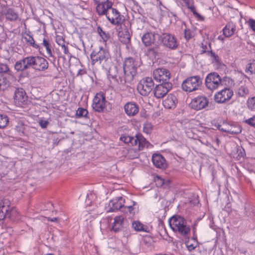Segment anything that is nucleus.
<instances>
[{
  "label": "nucleus",
  "instance_id": "nucleus-1",
  "mask_svg": "<svg viewBox=\"0 0 255 255\" xmlns=\"http://www.w3.org/2000/svg\"><path fill=\"white\" fill-rule=\"evenodd\" d=\"M171 229L175 232L186 237L190 235V228L187 226L186 221L180 216H174L169 220Z\"/></svg>",
  "mask_w": 255,
  "mask_h": 255
},
{
  "label": "nucleus",
  "instance_id": "nucleus-2",
  "mask_svg": "<svg viewBox=\"0 0 255 255\" xmlns=\"http://www.w3.org/2000/svg\"><path fill=\"white\" fill-rule=\"evenodd\" d=\"M137 63L133 58H127L124 62V71L125 82L130 83L136 74Z\"/></svg>",
  "mask_w": 255,
  "mask_h": 255
},
{
  "label": "nucleus",
  "instance_id": "nucleus-3",
  "mask_svg": "<svg viewBox=\"0 0 255 255\" xmlns=\"http://www.w3.org/2000/svg\"><path fill=\"white\" fill-rule=\"evenodd\" d=\"M98 13L101 15H105L108 20L112 24L118 26L121 23H124V17L123 15L117 9L113 8L112 6H110L108 8H105V11L103 13Z\"/></svg>",
  "mask_w": 255,
  "mask_h": 255
},
{
  "label": "nucleus",
  "instance_id": "nucleus-4",
  "mask_svg": "<svg viewBox=\"0 0 255 255\" xmlns=\"http://www.w3.org/2000/svg\"><path fill=\"white\" fill-rule=\"evenodd\" d=\"M92 64L98 63L104 65L110 59V55L109 51L103 47L93 51L90 55Z\"/></svg>",
  "mask_w": 255,
  "mask_h": 255
},
{
  "label": "nucleus",
  "instance_id": "nucleus-5",
  "mask_svg": "<svg viewBox=\"0 0 255 255\" xmlns=\"http://www.w3.org/2000/svg\"><path fill=\"white\" fill-rule=\"evenodd\" d=\"M202 84V79L199 76H191L183 81L182 84L183 90L192 92L197 90Z\"/></svg>",
  "mask_w": 255,
  "mask_h": 255
},
{
  "label": "nucleus",
  "instance_id": "nucleus-6",
  "mask_svg": "<svg viewBox=\"0 0 255 255\" xmlns=\"http://www.w3.org/2000/svg\"><path fill=\"white\" fill-rule=\"evenodd\" d=\"M122 208L123 212H126L127 210H128L130 214H134L135 213L133 211L134 209L133 206L124 207V199L122 197H117L110 201L109 208H107V212H114Z\"/></svg>",
  "mask_w": 255,
  "mask_h": 255
},
{
  "label": "nucleus",
  "instance_id": "nucleus-7",
  "mask_svg": "<svg viewBox=\"0 0 255 255\" xmlns=\"http://www.w3.org/2000/svg\"><path fill=\"white\" fill-rule=\"evenodd\" d=\"M160 40L159 42L162 43L165 47L171 49L175 50L179 46V42L177 38L173 35L169 33H164L159 35Z\"/></svg>",
  "mask_w": 255,
  "mask_h": 255
},
{
  "label": "nucleus",
  "instance_id": "nucleus-8",
  "mask_svg": "<svg viewBox=\"0 0 255 255\" xmlns=\"http://www.w3.org/2000/svg\"><path fill=\"white\" fill-rule=\"evenodd\" d=\"M30 68L39 71H44L48 67L47 60L41 56H29Z\"/></svg>",
  "mask_w": 255,
  "mask_h": 255
},
{
  "label": "nucleus",
  "instance_id": "nucleus-9",
  "mask_svg": "<svg viewBox=\"0 0 255 255\" xmlns=\"http://www.w3.org/2000/svg\"><path fill=\"white\" fill-rule=\"evenodd\" d=\"M205 85L206 87L211 91L218 89L222 85L220 76L215 72L209 73L206 78Z\"/></svg>",
  "mask_w": 255,
  "mask_h": 255
},
{
  "label": "nucleus",
  "instance_id": "nucleus-10",
  "mask_svg": "<svg viewBox=\"0 0 255 255\" xmlns=\"http://www.w3.org/2000/svg\"><path fill=\"white\" fill-rule=\"evenodd\" d=\"M154 83L151 77H146L140 81L137 89L140 95L147 96L152 90Z\"/></svg>",
  "mask_w": 255,
  "mask_h": 255
},
{
  "label": "nucleus",
  "instance_id": "nucleus-11",
  "mask_svg": "<svg viewBox=\"0 0 255 255\" xmlns=\"http://www.w3.org/2000/svg\"><path fill=\"white\" fill-rule=\"evenodd\" d=\"M129 25L128 21H124L118 26V37L120 40L124 44H128L130 41V34L128 28Z\"/></svg>",
  "mask_w": 255,
  "mask_h": 255
},
{
  "label": "nucleus",
  "instance_id": "nucleus-12",
  "mask_svg": "<svg viewBox=\"0 0 255 255\" xmlns=\"http://www.w3.org/2000/svg\"><path fill=\"white\" fill-rule=\"evenodd\" d=\"M170 73L165 68H157L155 69L152 73V77L157 82L161 84L169 83L170 79Z\"/></svg>",
  "mask_w": 255,
  "mask_h": 255
},
{
  "label": "nucleus",
  "instance_id": "nucleus-13",
  "mask_svg": "<svg viewBox=\"0 0 255 255\" xmlns=\"http://www.w3.org/2000/svg\"><path fill=\"white\" fill-rule=\"evenodd\" d=\"M106 103L105 94L103 92H101L97 93L94 97L92 107L95 111L101 112L106 108Z\"/></svg>",
  "mask_w": 255,
  "mask_h": 255
},
{
  "label": "nucleus",
  "instance_id": "nucleus-14",
  "mask_svg": "<svg viewBox=\"0 0 255 255\" xmlns=\"http://www.w3.org/2000/svg\"><path fill=\"white\" fill-rule=\"evenodd\" d=\"M209 104V100L205 96H198L193 99L189 104L190 107L195 110L199 111L206 108Z\"/></svg>",
  "mask_w": 255,
  "mask_h": 255
},
{
  "label": "nucleus",
  "instance_id": "nucleus-15",
  "mask_svg": "<svg viewBox=\"0 0 255 255\" xmlns=\"http://www.w3.org/2000/svg\"><path fill=\"white\" fill-rule=\"evenodd\" d=\"M233 95V91L229 88H225L217 93L214 99L218 103H224L230 100Z\"/></svg>",
  "mask_w": 255,
  "mask_h": 255
},
{
  "label": "nucleus",
  "instance_id": "nucleus-16",
  "mask_svg": "<svg viewBox=\"0 0 255 255\" xmlns=\"http://www.w3.org/2000/svg\"><path fill=\"white\" fill-rule=\"evenodd\" d=\"M172 88L171 83L160 84L157 85L154 89V95L157 98L163 97Z\"/></svg>",
  "mask_w": 255,
  "mask_h": 255
},
{
  "label": "nucleus",
  "instance_id": "nucleus-17",
  "mask_svg": "<svg viewBox=\"0 0 255 255\" xmlns=\"http://www.w3.org/2000/svg\"><path fill=\"white\" fill-rule=\"evenodd\" d=\"M157 42L160 40L159 34L155 32H147L143 34L141 37L142 42L145 46H150L156 40Z\"/></svg>",
  "mask_w": 255,
  "mask_h": 255
},
{
  "label": "nucleus",
  "instance_id": "nucleus-18",
  "mask_svg": "<svg viewBox=\"0 0 255 255\" xmlns=\"http://www.w3.org/2000/svg\"><path fill=\"white\" fill-rule=\"evenodd\" d=\"M14 100L15 103L22 106L27 101V96L25 91L22 88H17L14 92Z\"/></svg>",
  "mask_w": 255,
  "mask_h": 255
},
{
  "label": "nucleus",
  "instance_id": "nucleus-19",
  "mask_svg": "<svg viewBox=\"0 0 255 255\" xmlns=\"http://www.w3.org/2000/svg\"><path fill=\"white\" fill-rule=\"evenodd\" d=\"M10 205L9 201L6 199H0V221L4 219L6 216L10 217L8 210Z\"/></svg>",
  "mask_w": 255,
  "mask_h": 255
},
{
  "label": "nucleus",
  "instance_id": "nucleus-20",
  "mask_svg": "<svg viewBox=\"0 0 255 255\" xmlns=\"http://www.w3.org/2000/svg\"><path fill=\"white\" fill-rule=\"evenodd\" d=\"M14 69L16 71H24L30 68L29 56L18 60L14 64Z\"/></svg>",
  "mask_w": 255,
  "mask_h": 255
},
{
  "label": "nucleus",
  "instance_id": "nucleus-21",
  "mask_svg": "<svg viewBox=\"0 0 255 255\" xmlns=\"http://www.w3.org/2000/svg\"><path fill=\"white\" fill-rule=\"evenodd\" d=\"M97 4L96 10L98 13H103L105 11V8L113 6V0H93Z\"/></svg>",
  "mask_w": 255,
  "mask_h": 255
},
{
  "label": "nucleus",
  "instance_id": "nucleus-22",
  "mask_svg": "<svg viewBox=\"0 0 255 255\" xmlns=\"http://www.w3.org/2000/svg\"><path fill=\"white\" fill-rule=\"evenodd\" d=\"M153 165L157 168L164 169L166 167L167 164L164 157L159 154H154L152 157Z\"/></svg>",
  "mask_w": 255,
  "mask_h": 255
},
{
  "label": "nucleus",
  "instance_id": "nucleus-23",
  "mask_svg": "<svg viewBox=\"0 0 255 255\" xmlns=\"http://www.w3.org/2000/svg\"><path fill=\"white\" fill-rule=\"evenodd\" d=\"M177 103V99L175 96L173 94H169L163 101L164 107L168 109H173L176 107Z\"/></svg>",
  "mask_w": 255,
  "mask_h": 255
},
{
  "label": "nucleus",
  "instance_id": "nucleus-24",
  "mask_svg": "<svg viewBox=\"0 0 255 255\" xmlns=\"http://www.w3.org/2000/svg\"><path fill=\"white\" fill-rule=\"evenodd\" d=\"M124 109L126 114L129 116H133L137 114L139 109L138 106L134 103L129 102L127 103Z\"/></svg>",
  "mask_w": 255,
  "mask_h": 255
},
{
  "label": "nucleus",
  "instance_id": "nucleus-25",
  "mask_svg": "<svg viewBox=\"0 0 255 255\" xmlns=\"http://www.w3.org/2000/svg\"><path fill=\"white\" fill-rule=\"evenodd\" d=\"M124 218L123 216H117L114 218L112 230L117 233L121 231L123 228Z\"/></svg>",
  "mask_w": 255,
  "mask_h": 255
},
{
  "label": "nucleus",
  "instance_id": "nucleus-26",
  "mask_svg": "<svg viewBox=\"0 0 255 255\" xmlns=\"http://www.w3.org/2000/svg\"><path fill=\"white\" fill-rule=\"evenodd\" d=\"M236 30V25L232 22H229L223 29L224 35L227 37L233 35Z\"/></svg>",
  "mask_w": 255,
  "mask_h": 255
},
{
  "label": "nucleus",
  "instance_id": "nucleus-27",
  "mask_svg": "<svg viewBox=\"0 0 255 255\" xmlns=\"http://www.w3.org/2000/svg\"><path fill=\"white\" fill-rule=\"evenodd\" d=\"M132 228L137 232H149L148 227L142 224L139 221H134L132 223Z\"/></svg>",
  "mask_w": 255,
  "mask_h": 255
},
{
  "label": "nucleus",
  "instance_id": "nucleus-28",
  "mask_svg": "<svg viewBox=\"0 0 255 255\" xmlns=\"http://www.w3.org/2000/svg\"><path fill=\"white\" fill-rule=\"evenodd\" d=\"M228 129V133L231 134H238L240 133L242 129L240 126L235 123L229 124V128Z\"/></svg>",
  "mask_w": 255,
  "mask_h": 255
},
{
  "label": "nucleus",
  "instance_id": "nucleus-29",
  "mask_svg": "<svg viewBox=\"0 0 255 255\" xmlns=\"http://www.w3.org/2000/svg\"><path fill=\"white\" fill-rule=\"evenodd\" d=\"M180 1L181 2H182V3H184V5L191 10V11L193 12L194 15H196V16H199V14L196 11V9L194 5V1L193 0H180Z\"/></svg>",
  "mask_w": 255,
  "mask_h": 255
},
{
  "label": "nucleus",
  "instance_id": "nucleus-30",
  "mask_svg": "<svg viewBox=\"0 0 255 255\" xmlns=\"http://www.w3.org/2000/svg\"><path fill=\"white\" fill-rule=\"evenodd\" d=\"M138 150H140L143 149L144 147H148L149 143L146 140V139L141 135H138Z\"/></svg>",
  "mask_w": 255,
  "mask_h": 255
},
{
  "label": "nucleus",
  "instance_id": "nucleus-31",
  "mask_svg": "<svg viewBox=\"0 0 255 255\" xmlns=\"http://www.w3.org/2000/svg\"><path fill=\"white\" fill-rule=\"evenodd\" d=\"M5 15L6 18L10 21H14L18 18L17 13L11 8H9L7 10Z\"/></svg>",
  "mask_w": 255,
  "mask_h": 255
},
{
  "label": "nucleus",
  "instance_id": "nucleus-32",
  "mask_svg": "<svg viewBox=\"0 0 255 255\" xmlns=\"http://www.w3.org/2000/svg\"><path fill=\"white\" fill-rule=\"evenodd\" d=\"M22 38L24 39L27 43H28L33 47L37 48L38 46L35 43V41L31 35L28 33H24L22 34Z\"/></svg>",
  "mask_w": 255,
  "mask_h": 255
},
{
  "label": "nucleus",
  "instance_id": "nucleus-33",
  "mask_svg": "<svg viewBox=\"0 0 255 255\" xmlns=\"http://www.w3.org/2000/svg\"><path fill=\"white\" fill-rule=\"evenodd\" d=\"M155 181L156 182V184L158 186L163 187L164 188L167 187L170 183V181L169 180H165L159 176H157L156 177Z\"/></svg>",
  "mask_w": 255,
  "mask_h": 255
},
{
  "label": "nucleus",
  "instance_id": "nucleus-34",
  "mask_svg": "<svg viewBox=\"0 0 255 255\" xmlns=\"http://www.w3.org/2000/svg\"><path fill=\"white\" fill-rule=\"evenodd\" d=\"M42 45L46 50V52L48 55V56L51 57H52L53 55L51 49V44L49 40L44 38L43 40Z\"/></svg>",
  "mask_w": 255,
  "mask_h": 255
},
{
  "label": "nucleus",
  "instance_id": "nucleus-35",
  "mask_svg": "<svg viewBox=\"0 0 255 255\" xmlns=\"http://www.w3.org/2000/svg\"><path fill=\"white\" fill-rule=\"evenodd\" d=\"M15 129L20 135H22L24 134L25 126L23 123L20 121L17 123Z\"/></svg>",
  "mask_w": 255,
  "mask_h": 255
},
{
  "label": "nucleus",
  "instance_id": "nucleus-36",
  "mask_svg": "<svg viewBox=\"0 0 255 255\" xmlns=\"http://www.w3.org/2000/svg\"><path fill=\"white\" fill-rule=\"evenodd\" d=\"M8 122L7 116L0 114V128H4L8 124Z\"/></svg>",
  "mask_w": 255,
  "mask_h": 255
},
{
  "label": "nucleus",
  "instance_id": "nucleus-37",
  "mask_svg": "<svg viewBox=\"0 0 255 255\" xmlns=\"http://www.w3.org/2000/svg\"><path fill=\"white\" fill-rule=\"evenodd\" d=\"M88 114L87 110L83 108H79L76 113L77 118L86 117Z\"/></svg>",
  "mask_w": 255,
  "mask_h": 255
},
{
  "label": "nucleus",
  "instance_id": "nucleus-38",
  "mask_svg": "<svg viewBox=\"0 0 255 255\" xmlns=\"http://www.w3.org/2000/svg\"><path fill=\"white\" fill-rule=\"evenodd\" d=\"M247 107L251 111L255 112V97L248 99L247 101Z\"/></svg>",
  "mask_w": 255,
  "mask_h": 255
},
{
  "label": "nucleus",
  "instance_id": "nucleus-39",
  "mask_svg": "<svg viewBox=\"0 0 255 255\" xmlns=\"http://www.w3.org/2000/svg\"><path fill=\"white\" fill-rule=\"evenodd\" d=\"M97 31L104 42H106L109 39V34L104 31L100 27H98Z\"/></svg>",
  "mask_w": 255,
  "mask_h": 255
},
{
  "label": "nucleus",
  "instance_id": "nucleus-40",
  "mask_svg": "<svg viewBox=\"0 0 255 255\" xmlns=\"http://www.w3.org/2000/svg\"><path fill=\"white\" fill-rule=\"evenodd\" d=\"M133 24L137 29H141L144 27V22L140 18H136L134 20Z\"/></svg>",
  "mask_w": 255,
  "mask_h": 255
},
{
  "label": "nucleus",
  "instance_id": "nucleus-41",
  "mask_svg": "<svg viewBox=\"0 0 255 255\" xmlns=\"http://www.w3.org/2000/svg\"><path fill=\"white\" fill-rule=\"evenodd\" d=\"M153 126L150 123L146 122L143 125V131L144 133L150 134L152 130Z\"/></svg>",
  "mask_w": 255,
  "mask_h": 255
},
{
  "label": "nucleus",
  "instance_id": "nucleus-42",
  "mask_svg": "<svg viewBox=\"0 0 255 255\" xmlns=\"http://www.w3.org/2000/svg\"><path fill=\"white\" fill-rule=\"evenodd\" d=\"M138 156L139 153L136 148H131L128 151V156L131 159L136 158Z\"/></svg>",
  "mask_w": 255,
  "mask_h": 255
},
{
  "label": "nucleus",
  "instance_id": "nucleus-43",
  "mask_svg": "<svg viewBox=\"0 0 255 255\" xmlns=\"http://www.w3.org/2000/svg\"><path fill=\"white\" fill-rule=\"evenodd\" d=\"M207 55L212 58V60L213 62H219V57L217 55L215 54L212 51H207Z\"/></svg>",
  "mask_w": 255,
  "mask_h": 255
},
{
  "label": "nucleus",
  "instance_id": "nucleus-44",
  "mask_svg": "<svg viewBox=\"0 0 255 255\" xmlns=\"http://www.w3.org/2000/svg\"><path fill=\"white\" fill-rule=\"evenodd\" d=\"M244 123L251 127L255 128V115L244 121Z\"/></svg>",
  "mask_w": 255,
  "mask_h": 255
},
{
  "label": "nucleus",
  "instance_id": "nucleus-45",
  "mask_svg": "<svg viewBox=\"0 0 255 255\" xmlns=\"http://www.w3.org/2000/svg\"><path fill=\"white\" fill-rule=\"evenodd\" d=\"M9 71V69L7 64L0 63V73H6Z\"/></svg>",
  "mask_w": 255,
  "mask_h": 255
},
{
  "label": "nucleus",
  "instance_id": "nucleus-46",
  "mask_svg": "<svg viewBox=\"0 0 255 255\" xmlns=\"http://www.w3.org/2000/svg\"><path fill=\"white\" fill-rule=\"evenodd\" d=\"M248 65V72H250L251 74L255 73V60H253Z\"/></svg>",
  "mask_w": 255,
  "mask_h": 255
},
{
  "label": "nucleus",
  "instance_id": "nucleus-47",
  "mask_svg": "<svg viewBox=\"0 0 255 255\" xmlns=\"http://www.w3.org/2000/svg\"><path fill=\"white\" fill-rule=\"evenodd\" d=\"M229 124L230 123H224L223 125H219L218 126V128L219 130L225 131V132H228V128H229Z\"/></svg>",
  "mask_w": 255,
  "mask_h": 255
},
{
  "label": "nucleus",
  "instance_id": "nucleus-48",
  "mask_svg": "<svg viewBox=\"0 0 255 255\" xmlns=\"http://www.w3.org/2000/svg\"><path fill=\"white\" fill-rule=\"evenodd\" d=\"M38 124L41 128H46L49 124V122L47 120L41 119L39 120Z\"/></svg>",
  "mask_w": 255,
  "mask_h": 255
},
{
  "label": "nucleus",
  "instance_id": "nucleus-49",
  "mask_svg": "<svg viewBox=\"0 0 255 255\" xmlns=\"http://www.w3.org/2000/svg\"><path fill=\"white\" fill-rule=\"evenodd\" d=\"M138 134H136L135 136H131V141H130V143L131 145H136L138 144Z\"/></svg>",
  "mask_w": 255,
  "mask_h": 255
},
{
  "label": "nucleus",
  "instance_id": "nucleus-50",
  "mask_svg": "<svg viewBox=\"0 0 255 255\" xmlns=\"http://www.w3.org/2000/svg\"><path fill=\"white\" fill-rule=\"evenodd\" d=\"M56 42L60 46H63L65 44V41L62 36L57 35L56 37Z\"/></svg>",
  "mask_w": 255,
  "mask_h": 255
},
{
  "label": "nucleus",
  "instance_id": "nucleus-51",
  "mask_svg": "<svg viewBox=\"0 0 255 255\" xmlns=\"http://www.w3.org/2000/svg\"><path fill=\"white\" fill-rule=\"evenodd\" d=\"M6 88V80L2 78H0V91H3Z\"/></svg>",
  "mask_w": 255,
  "mask_h": 255
},
{
  "label": "nucleus",
  "instance_id": "nucleus-52",
  "mask_svg": "<svg viewBox=\"0 0 255 255\" xmlns=\"http://www.w3.org/2000/svg\"><path fill=\"white\" fill-rule=\"evenodd\" d=\"M248 23L251 28L255 32V20L253 19H249L248 21Z\"/></svg>",
  "mask_w": 255,
  "mask_h": 255
},
{
  "label": "nucleus",
  "instance_id": "nucleus-53",
  "mask_svg": "<svg viewBox=\"0 0 255 255\" xmlns=\"http://www.w3.org/2000/svg\"><path fill=\"white\" fill-rule=\"evenodd\" d=\"M131 136H123L121 137V140L123 141L125 143L129 144L131 141Z\"/></svg>",
  "mask_w": 255,
  "mask_h": 255
},
{
  "label": "nucleus",
  "instance_id": "nucleus-54",
  "mask_svg": "<svg viewBox=\"0 0 255 255\" xmlns=\"http://www.w3.org/2000/svg\"><path fill=\"white\" fill-rule=\"evenodd\" d=\"M192 36V33L189 30H185L184 37L186 39H190Z\"/></svg>",
  "mask_w": 255,
  "mask_h": 255
},
{
  "label": "nucleus",
  "instance_id": "nucleus-55",
  "mask_svg": "<svg viewBox=\"0 0 255 255\" xmlns=\"http://www.w3.org/2000/svg\"><path fill=\"white\" fill-rule=\"evenodd\" d=\"M239 93L240 94H242L243 95L245 94H247L248 93V90L245 87H241L239 89Z\"/></svg>",
  "mask_w": 255,
  "mask_h": 255
},
{
  "label": "nucleus",
  "instance_id": "nucleus-56",
  "mask_svg": "<svg viewBox=\"0 0 255 255\" xmlns=\"http://www.w3.org/2000/svg\"><path fill=\"white\" fill-rule=\"evenodd\" d=\"M148 51L149 53L151 52L153 54L156 53L158 52V48L157 47H155L152 48H150L148 49Z\"/></svg>",
  "mask_w": 255,
  "mask_h": 255
},
{
  "label": "nucleus",
  "instance_id": "nucleus-57",
  "mask_svg": "<svg viewBox=\"0 0 255 255\" xmlns=\"http://www.w3.org/2000/svg\"><path fill=\"white\" fill-rule=\"evenodd\" d=\"M187 247L189 251H191L195 248V246L193 244H187Z\"/></svg>",
  "mask_w": 255,
  "mask_h": 255
},
{
  "label": "nucleus",
  "instance_id": "nucleus-58",
  "mask_svg": "<svg viewBox=\"0 0 255 255\" xmlns=\"http://www.w3.org/2000/svg\"><path fill=\"white\" fill-rule=\"evenodd\" d=\"M61 47H62V49L63 50V52L65 54H68L69 50H68V47L67 46H66L65 44L63 45V46H61Z\"/></svg>",
  "mask_w": 255,
  "mask_h": 255
},
{
  "label": "nucleus",
  "instance_id": "nucleus-59",
  "mask_svg": "<svg viewBox=\"0 0 255 255\" xmlns=\"http://www.w3.org/2000/svg\"><path fill=\"white\" fill-rule=\"evenodd\" d=\"M48 221H50L51 222H56L57 221V218H48Z\"/></svg>",
  "mask_w": 255,
  "mask_h": 255
},
{
  "label": "nucleus",
  "instance_id": "nucleus-60",
  "mask_svg": "<svg viewBox=\"0 0 255 255\" xmlns=\"http://www.w3.org/2000/svg\"><path fill=\"white\" fill-rule=\"evenodd\" d=\"M243 151H241L240 153L239 154V155L241 157H244L245 155V152L244 149H242Z\"/></svg>",
  "mask_w": 255,
  "mask_h": 255
},
{
  "label": "nucleus",
  "instance_id": "nucleus-61",
  "mask_svg": "<svg viewBox=\"0 0 255 255\" xmlns=\"http://www.w3.org/2000/svg\"><path fill=\"white\" fill-rule=\"evenodd\" d=\"M108 78L109 79H111V78H112V79H114L115 78V76H114L113 75H108Z\"/></svg>",
  "mask_w": 255,
  "mask_h": 255
},
{
  "label": "nucleus",
  "instance_id": "nucleus-62",
  "mask_svg": "<svg viewBox=\"0 0 255 255\" xmlns=\"http://www.w3.org/2000/svg\"><path fill=\"white\" fill-rule=\"evenodd\" d=\"M45 255H53V254H46Z\"/></svg>",
  "mask_w": 255,
  "mask_h": 255
},
{
  "label": "nucleus",
  "instance_id": "nucleus-63",
  "mask_svg": "<svg viewBox=\"0 0 255 255\" xmlns=\"http://www.w3.org/2000/svg\"><path fill=\"white\" fill-rule=\"evenodd\" d=\"M193 232H194V233L195 232V228H193Z\"/></svg>",
  "mask_w": 255,
  "mask_h": 255
},
{
  "label": "nucleus",
  "instance_id": "nucleus-64",
  "mask_svg": "<svg viewBox=\"0 0 255 255\" xmlns=\"http://www.w3.org/2000/svg\"><path fill=\"white\" fill-rule=\"evenodd\" d=\"M133 205L134 206L135 205V202H133Z\"/></svg>",
  "mask_w": 255,
  "mask_h": 255
}]
</instances>
